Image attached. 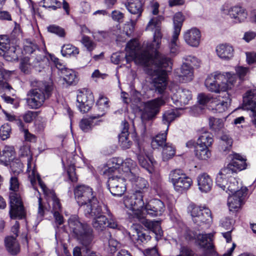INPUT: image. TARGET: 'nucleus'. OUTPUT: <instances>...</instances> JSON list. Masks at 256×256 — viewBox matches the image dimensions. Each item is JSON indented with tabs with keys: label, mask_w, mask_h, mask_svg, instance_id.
I'll use <instances>...</instances> for the list:
<instances>
[{
	"label": "nucleus",
	"mask_w": 256,
	"mask_h": 256,
	"mask_svg": "<svg viewBox=\"0 0 256 256\" xmlns=\"http://www.w3.org/2000/svg\"><path fill=\"white\" fill-rule=\"evenodd\" d=\"M197 182L198 188L202 192H208L213 185L212 178L206 173L200 174L197 178Z\"/></svg>",
	"instance_id": "22"
},
{
	"label": "nucleus",
	"mask_w": 256,
	"mask_h": 256,
	"mask_svg": "<svg viewBox=\"0 0 256 256\" xmlns=\"http://www.w3.org/2000/svg\"><path fill=\"white\" fill-rule=\"evenodd\" d=\"M192 183V179L186 175L184 178L178 182L174 187L176 190L178 192H182L188 190L191 186Z\"/></svg>",
	"instance_id": "41"
},
{
	"label": "nucleus",
	"mask_w": 256,
	"mask_h": 256,
	"mask_svg": "<svg viewBox=\"0 0 256 256\" xmlns=\"http://www.w3.org/2000/svg\"><path fill=\"white\" fill-rule=\"evenodd\" d=\"M228 14L236 20V22H241L244 21L247 16L245 10L240 6H234L228 10Z\"/></svg>",
	"instance_id": "31"
},
{
	"label": "nucleus",
	"mask_w": 256,
	"mask_h": 256,
	"mask_svg": "<svg viewBox=\"0 0 256 256\" xmlns=\"http://www.w3.org/2000/svg\"><path fill=\"white\" fill-rule=\"evenodd\" d=\"M230 182V185L228 188L230 194L228 199V204L230 210H232L241 206L248 190L246 187H242L241 184L239 186L236 178H231Z\"/></svg>",
	"instance_id": "7"
},
{
	"label": "nucleus",
	"mask_w": 256,
	"mask_h": 256,
	"mask_svg": "<svg viewBox=\"0 0 256 256\" xmlns=\"http://www.w3.org/2000/svg\"><path fill=\"white\" fill-rule=\"evenodd\" d=\"M0 55L8 61L18 60L16 48L10 46V40L6 36L0 38Z\"/></svg>",
	"instance_id": "13"
},
{
	"label": "nucleus",
	"mask_w": 256,
	"mask_h": 256,
	"mask_svg": "<svg viewBox=\"0 0 256 256\" xmlns=\"http://www.w3.org/2000/svg\"><path fill=\"white\" fill-rule=\"evenodd\" d=\"M138 44L137 40H130L126 44V48L129 50L132 51V53H134V57L138 58V59L140 60V56L142 54L136 55V50L138 49ZM142 53V52H141Z\"/></svg>",
	"instance_id": "60"
},
{
	"label": "nucleus",
	"mask_w": 256,
	"mask_h": 256,
	"mask_svg": "<svg viewBox=\"0 0 256 256\" xmlns=\"http://www.w3.org/2000/svg\"><path fill=\"white\" fill-rule=\"evenodd\" d=\"M192 98L191 92L186 89L179 88L172 96V99L179 102L181 105L188 104Z\"/></svg>",
	"instance_id": "24"
},
{
	"label": "nucleus",
	"mask_w": 256,
	"mask_h": 256,
	"mask_svg": "<svg viewBox=\"0 0 256 256\" xmlns=\"http://www.w3.org/2000/svg\"><path fill=\"white\" fill-rule=\"evenodd\" d=\"M164 101L162 98H156L147 102L144 104L142 118L145 120L152 119L159 112L160 106L164 105Z\"/></svg>",
	"instance_id": "12"
},
{
	"label": "nucleus",
	"mask_w": 256,
	"mask_h": 256,
	"mask_svg": "<svg viewBox=\"0 0 256 256\" xmlns=\"http://www.w3.org/2000/svg\"><path fill=\"white\" fill-rule=\"evenodd\" d=\"M176 154L175 147L170 143H166L162 147V158L164 160H168L172 158Z\"/></svg>",
	"instance_id": "42"
},
{
	"label": "nucleus",
	"mask_w": 256,
	"mask_h": 256,
	"mask_svg": "<svg viewBox=\"0 0 256 256\" xmlns=\"http://www.w3.org/2000/svg\"><path fill=\"white\" fill-rule=\"evenodd\" d=\"M38 113L36 112L28 110L24 114L23 118L26 122L30 123L38 116Z\"/></svg>",
	"instance_id": "63"
},
{
	"label": "nucleus",
	"mask_w": 256,
	"mask_h": 256,
	"mask_svg": "<svg viewBox=\"0 0 256 256\" xmlns=\"http://www.w3.org/2000/svg\"><path fill=\"white\" fill-rule=\"evenodd\" d=\"M10 216L11 218L22 219L26 215L20 191V184L16 177H11L10 188Z\"/></svg>",
	"instance_id": "5"
},
{
	"label": "nucleus",
	"mask_w": 256,
	"mask_h": 256,
	"mask_svg": "<svg viewBox=\"0 0 256 256\" xmlns=\"http://www.w3.org/2000/svg\"><path fill=\"white\" fill-rule=\"evenodd\" d=\"M179 34H176L173 33L172 38L169 44L170 52L174 55L176 54L178 52V46L176 42L178 40Z\"/></svg>",
	"instance_id": "59"
},
{
	"label": "nucleus",
	"mask_w": 256,
	"mask_h": 256,
	"mask_svg": "<svg viewBox=\"0 0 256 256\" xmlns=\"http://www.w3.org/2000/svg\"><path fill=\"white\" fill-rule=\"evenodd\" d=\"M137 157L140 166L146 169L149 173H152L153 171L152 162L146 156L144 150L142 151L140 148L139 152L137 154Z\"/></svg>",
	"instance_id": "29"
},
{
	"label": "nucleus",
	"mask_w": 256,
	"mask_h": 256,
	"mask_svg": "<svg viewBox=\"0 0 256 256\" xmlns=\"http://www.w3.org/2000/svg\"><path fill=\"white\" fill-rule=\"evenodd\" d=\"M236 80V76L232 72H214L208 75L205 80V86L207 89L213 92H224L222 97L223 100L216 104V109L218 112L225 111L230 106L231 100L229 94L226 92L230 88L229 84H233Z\"/></svg>",
	"instance_id": "2"
},
{
	"label": "nucleus",
	"mask_w": 256,
	"mask_h": 256,
	"mask_svg": "<svg viewBox=\"0 0 256 256\" xmlns=\"http://www.w3.org/2000/svg\"><path fill=\"white\" fill-rule=\"evenodd\" d=\"M128 124L124 122V126L121 133L118 136V143L120 146L124 150L130 148L132 142L129 140Z\"/></svg>",
	"instance_id": "25"
},
{
	"label": "nucleus",
	"mask_w": 256,
	"mask_h": 256,
	"mask_svg": "<svg viewBox=\"0 0 256 256\" xmlns=\"http://www.w3.org/2000/svg\"><path fill=\"white\" fill-rule=\"evenodd\" d=\"M167 132L164 133L159 134L154 137L151 142V145L153 148H162L166 144Z\"/></svg>",
	"instance_id": "38"
},
{
	"label": "nucleus",
	"mask_w": 256,
	"mask_h": 256,
	"mask_svg": "<svg viewBox=\"0 0 256 256\" xmlns=\"http://www.w3.org/2000/svg\"><path fill=\"white\" fill-rule=\"evenodd\" d=\"M216 52L218 56L224 60H229L234 56V49L229 44H219L216 48Z\"/></svg>",
	"instance_id": "23"
},
{
	"label": "nucleus",
	"mask_w": 256,
	"mask_h": 256,
	"mask_svg": "<svg viewBox=\"0 0 256 256\" xmlns=\"http://www.w3.org/2000/svg\"><path fill=\"white\" fill-rule=\"evenodd\" d=\"M11 132V128L8 124H4L0 128V137L2 140L8 138Z\"/></svg>",
	"instance_id": "61"
},
{
	"label": "nucleus",
	"mask_w": 256,
	"mask_h": 256,
	"mask_svg": "<svg viewBox=\"0 0 256 256\" xmlns=\"http://www.w3.org/2000/svg\"><path fill=\"white\" fill-rule=\"evenodd\" d=\"M24 51L26 54H32L34 52H40L38 46L28 40H27L24 43Z\"/></svg>",
	"instance_id": "55"
},
{
	"label": "nucleus",
	"mask_w": 256,
	"mask_h": 256,
	"mask_svg": "<svg viewBox=\"0 0 256 256\" xmlns=\"http://www.w3.org/2000/svg\"><path fill=\"white\" fill-rule=\"evenodd\" d=\"M214 142L212 135L211 133L204 132L199 136L196 145L208 147Z\"/></svg>",
	"instance_id": "36"
},
{
	"label": "nucleus",
	"mask_w": 256,
	"mask_h": 256,
	"mask_svg": "<svg viewBox=\"0 0 256 256\" xmlns=\"http://www.w3.org/2000/svg\"><path fill=\"white\" fill-rule=\"evenodd\" d=\"M251 92H248L246 96L244 97V108L245 110H250L253 112L254 120V124L256 127V101L254 100L250 94Z\"/></svg>",
	"instance_id": "28"
},
{
	"label": "nucleus",
	"mask_w": 256,
	"mask_h": 256,
	"mask_svg": "<svg viewBox=\"0 0 256 256\" xmlns=\"http://www.w3.org/2000/svg\"><path fill=\"white\" fill-rule=\"evenodd\" d=\"M102 205L100 204L96 198L93 199L90 202L87 204H84L80 208L84 214V215L88 218H95L96 216L102 215V213L104 214V212H102Z\"/></svg>",
	"instance_id": "16"
},
{
	"label": "nucleus",
	"mask_w": 256,
	"mask_h": 256,
	"mask_svg": "<svg viewBox=\"0 0 256 256\" xmlns=\"http://www.w3.org/2000/svg\"><path fill=\"white\" fill-rule=\"evenodd\" d=\"M32 84L33 88L28 92L25 100L30 108L36 110L51 96L54 86L52 82L43 81H36Z\"/></svg>",
	"instance_id": "4"
},
{
	"label": "nucleus",
	"mask_w": 256,
	"mask_h": 256,
	"mask_svg": "<svg viewBox=\"0 0 256 256\" xmlns=\"http://www.w3.org/2000/svg\"><path fill=\"white\" fill-rule=\"evenodd\" d=\"M142 210L150 216H158L162 214L165 210V206L160 200L153 199L144 204Z\"/></svg>",
	"instance_id": "15"
},
{
	"label": "nucleus",
	"mask_w": 256,
	"mask_h": 256,
	"mask_svg": "<svg viewBox=\"0 0 256 256\" xmlns=\"http://www.w3.org/2000/svg\"><path fill=\"white\" fill-rule=\"evenodd\" d=\"M104 235L105 238H104V241L108 242V251L111 254L115 252L117 250L120 244L117 240L112 238L111 234L108 231H106Z\"/></svg>",
	"instance_id": "35"
},
{
	"label": "nucleus",
	"mask_w": 256,
	"mask_h": 256,
	"mask_svg": "<svg viewBox=\"0 0 256 256\" xmlns=\"http://www.w3.org/2000/svg\"><path fill=\"white\" fill-rule=\"evenodd\" d=\"M107 218L104 215L96 216L94 218L92 224L96 230L101 232L106 228Z\"/></svg>",
	"instance_id": "39"
},
{
	"label": "nucleus",
	"mask_w": 256,
	"mask_h": 256,
	"mask_svg": "<svg viewBox=\"0 0 256 256\" xmlns=\"http://www.w3.org/2000/svg\"><path fill=\"white\" fill-rule=\"evenodd\" d=\"M184 238L188 241H191L196 239L198 234L194 230L189 228H186L184 233Z\"/></svg>",
	"instance_id": "64"
},
{
	"label": "nucleus",
	"mask_w": 256,
	"mask_h": 256,
	"mask_svg": "<svg viewBox=\"0 0 256 256\" xmlns=\"http://www.w3.org/2000/svg\"><path fill=\"white\" fill-rule=\"evenodd\" d=\"M134 184L136 186L135 191H140L144 196V194L148 188V182L144 178H140Z\"/></svg>",
	"instance_id": "53"
},
{
	"label": "nucleus",
	"mask_w": 256,
	"mask_h": 256,
	"mask_svg": "<svg viewBox=\"0 0 256 256\" xmlns=\"http://www.w3.org/2000/svg\"><path fill=\"white\" fill-rule=\"evenodd\" d=\"M70 232L84 248L86 254L84 256H96L91 250L94 236L93 230L87 223L80 221L77 215L71 216L68 221Z\"/></svg>",
	"instance_id": "3"
},
{
	"label": "nucleus",
	"mask_w": 256,
	"mask_h": 256,
	"mask_svg": "<svg viewBox=\"0 0 256 256\" xmlns=\"http://www.w3.org/2000/svg\"><path fill=\"white\" fill-rule=\"evenodd\" d=\"M128 235L131 240L137 246L146 244L151 239L150 236L138 231L134 226L130 228Z\"/></svg>",
	"instance_id": "18"
},
{
	"label": "nucleus",
	"mask_w": 256,
	"mask_h": 256,
	"mask_svg": "<svg viewBox=\"0 0 256 256\" xmlns=\"http://www.w3.org/2000/svg\"><path fill=\"white\" fill-rule=\"evenodd\" d=\"M163 20L162 16H154L150 20L146 30H154V40L152 42L144 44V50L139 56L142 64L148 66L154 64L158 68L154 71L152 78V84L159 94H162L166 88L168 72L171 71L172 66V59L158 51L162 36L160 24Z\"/></svg>",
	"instance_id": "1"
},
{
	"label": "nucleus",
	"mask_w": 256,
	"mask_h": 256,
	"mask_svg": "<svg viewBox=\"0 0 256 256\" xmlns=\"http://www.w3.org/2000/svg\"><path fill=\"white\" fill-rule=\"evenodd\" d=\"M15 151L12 146H6L0 152V164L8 166L15 158Z\"/></svg>",
	"instance_id": "21"
},
{
	"label": "nucleus",
	"mask_w": 256,
	"mask_h": 256,
	"mask_svg": "<svg viewBox=\"0 0 256 256\" xmlns=\"http://www.w3.org/2000/svg\"><path fill=\"white\" fill-rule=\"evenodd\" d=\"M47 30L49 32L54 34L60 37H64L66 32L64 30L62 27L56 25L51 24L47 27Z\"/></svg>",
	"instance_id": "56"
},
{
	"label": "nucleus",
	"mask_w": 256,
	"mask_h": 256,
	"mask_svg": "<svg viewBox=\"0 0 256 256\" xmlns=\"http://www.w3.org/2000/svg\"><path fill=\"white\" fill-rule=\"evenodd\" d=\"M125 182V178L122 174L110 176L108 182L111 194L114 196H122L126 190Z\"/></svg>",
	"instance_id": "11"
},
{
	"label": "nucleus",
	"mask_w": 256,
	"mask_h": 256,
	"mask_svg": "<svg viewBox=\"0 0 256 256\" xmlns=\"http://www.w3.org/2000/svg\"><path fill=\"white\" fill-rule=\"evenodd\" d=\"M180 72H177L178 76L184 82H188L192 80L194 78V69L189 65L184 64L182 65Z\"/></svg>",
	"instance_id": "30"
},
{
	"label": "nucleus",
	"mask_w": 256,
	"mask_h": 256,
	"mask_svg": "<svg viewBox=\"0 0 256 256\" xmlns=\"http://www.w3.org/2000/svg\"><path fill=\"white\" fill-rule=\"evenodd\" d=\"M184 20V16L181 12H177L174 14L173 18L174 25L173 33H175L176 34H180Z\"/></svg>",
	"instance_id": "46"
},
{
	"label": "nucleus",
	"mask_w": 256,
	"mask_h": 256,
	"mask_svg": "<svg viewBox=\"0 0 256 256\" xmlns=\"http://www.w3.org/2000/svg\"><path fill=\"white\" fill-rule=\"evenodd\" d=\"M188 212L190 213L194 222L198 226L210 224L212 221L211 212L207 208L198 206L192 204L188 206Z\"/></svg>",
	"instance_id": "9"
},
{
	"label": "nucleus",
	"mask_w": 256,
	"mask_h": 256,
	"mask_svg": "<svg viewBox=\"0 0 256 256\" xmlns=\"http://www.w3.org/2000/svg\"><path fill=\"white\" fill-rule=\"evenodd\" d=\"M138 168L136 163L130 158H126L124 162L122 160V174L132 170V169Z\"/></svg>",
	"instance_id": "51"
},
{
	"label": "nucleus",
	"mask_w": 256,
	"mask_h": 256,
	"mask_svg": "<svg viewBox=\"0 0 256 256\" xmlns=\"http://www.w3.org/2000/svg\"><path fill=\"white\" fill-rule=\"evenodd\" d=\"M186 174L180 169L172 170L169 174V181L174 186L180 180L184 178Z\"/></svg>",
	"instance_id": "40"
},
{
	"label": "nucleus",
	"mask_w": 256,
	"mask_h": 256,
	"mask_svg": "<svg viewBox=\"0 0 256 256\" xmlns=\"http://www.w3.org/2000/svg\"><path fill=\"white\" fill-rule=\"evenodd\" d=\"M126 6L130 12L138 14V16L143 10L142 4L140 0H127Z\"/></svg>",
	"instance_id": "32"
},
{
	"label": "nucleus",
	"mask_w": 256,
	"mask_h": 256,
	"mask_svg": "<svg viewBox=\"0 0 256 256\" xmlns=\"http://www.w3.org/2000/svg\"><path fill=\"white\" fill-rule=\"evenodd\" d=\"M108 103L109 100L107 98L100 96L97 101L96 106H98L100 108H102V112H103L104 109H108L109 107Z\"/></svg>",
	"instance_id": "62"
},
{
	"label": "nucleus",
	"mask_w": 256,
	"mask_h": 256,
	"mask_svg": "<svg viewBox=\"0 0 256 256\" xmlns=\"http://www.w3.org/2000/svg\"><path fill=\"white\" fill-rule=\"evenodd\" d=\"M62 74H64V80L68 84H72L76 78L74 72L72 70L64 68Z\"/></svg>",
	"instance_id": "54"
},
{
	"label": "nucleus",
	"mask_w": 256,
	"mask_h": 256,
	"mask_svg": "<svg viewBox=\"0 0 256 256\" xmlns=\"http://www.w3.org/2000/svg\"><path fill=\"white\" fill-rule=\"evenodd\" d=\"M61 52L62 56H75L79 53V50L77 48L72 44H67L62 46Z\"/></svg>",
	"instance_id": "47"
},
{
	"label": "nucleus",
	"mask_w": 256,
	"mask_h": 256,
	"mask_svg": "<svg viewBox=\"0 0 256 256\" xmlns=\"http://www.w3.org/2000/svg\"><path fill=\"white\" fill-rule=\"evenodd\" d=\"M9 165L10 166L14 174H18L22 171L23 164L18 159L12 160Z\"/></svg>",
	"instance_id": "58"
},
{
	"label": "nucleus",
	"mask_w": 256,
	"mask_h": 256,
	"mask_svg": "<svg viewBox=\"0 0 256 256\" xmlns=\"http://www.w3.org/2000/svg\"><path fill=\"white\" fill-rule=\"evenodd\" d=\"M179 115L178 112L170 110L164 112L162 116V122L166 126V132L168 131L170 123Z\"/></svg>",
	"instance_id": "45"
},
{
	"label": "nucleus",
	"mask_w": 256,
	"mask_h": 256,
	"mask_svg": "<svg viewBox=\"0 0 256 256\" xmlns=\"http://www.w3.org/2000/svg\"><path fill=\"white\" fill-rule=\"evenodd\" d=\"M196 156L199 160H206L211 156V152L208 147L196 145L194 150Z\"/></svg>",
	"instance_id": "37"
},
{
	"label": "nucleus",
	"mask_w": 256,
	"mask_h": 256,
	"mask_svg": "<svg viewBox=\"0 0 256 256\" xmlns=\"http://www.w3.org/2000/svg\"><path fill=\"white\" fill-rule=\"evenodd\" d=\"M74 194L76 202L80 208L96 198L94 195L92 188L85 185L76 186L74 190Z\"/></svg>",
	"instance_id": "10"
},
{
	"label": "nucleus",
	"mask_w": 256,
	"mask_h": 256,
	"mask_svg": "<svg viewBox=\"0 0 256 256\" xmlns=\"http://www.w3.org/2000/svg\"><path fill=\"white\" fill-rule=\"evenodd\" d=\"M77 102L79 104L78 108L83 113L88 112L94 103L92 94L88 91L80 92L77 96Z\"/></svg>",
	"instance_id": "14"
},
{
	"label": "nucleus",
	"mask_w": 256,
	"mask_h": 256,
	"mask_svg": "<svg viewBox=\"0 0 256 256\" xmlns=\"http://www.w3.org/2000/svg\"><path fill=\"white\" fill-rule=\"evenodd\" d=\"M183 64L189 65L192 69L198 68L200 65V60L195 56L188 55L183 57Z\"/></svg>",
	"instance_id": "48"
},
{
	"label": "nucleus",
	"mask_w": 256,
	"mask_h": 256,
	"mask_svg": "<svg viewBox=\"0 0 256 256\" xmlns=\"http://www.w3.org/2000/svg\"><path fill=\"white\" fill-rule=\"evenodd\" d=\"M209 126L212 130L217 132L224 127V123L222 119L210 117L209 118Z\"/></svg>",
	"instance_id": "52"
},
{
	"label": "nucleus",
	"mask_w": 256,
	"mask_h": 256,
	"mask_svg": "<svg viewBox=\"0 0 256 256\" xmlns=\"http://www.w3.org/2000/svg\"><path fill=\"white\" fill-rule=\"evenodd\" d=\"M144 196L140 191H135L130 195L125 196L124 198V204L125 206L131 210L132 214H130L129 218H140V211L144 206L143 200Z\"/></svg>",
	"instance_id": "8"
},
{
	"label": "nucleus",
	"mask_w": 256,
	"mask_h": 256,
	"mask_svg": "<svg viewBox=\"0 0 256 256\" xmlns=\"http://www.w3.org/2000/svg\"><path fill=\"white\" fill-rule=\"evenodd\" d=\"M201 33L196 28H193L187 30L184 34V39L185 42L190 46L197 47L200 43Z\"/></svg>",
	"instance_id": "19"
},
{
	"label": "nucleus",
	"mask_w": 256,
	"mask_h": 256,
	"mask_svg": "<svg viewBox=\"0 0 256 256\" xmlns=\"http://www.w3.org/2000/svg\"><path fill=\"white\" fill-rule=\"evenodd\" d=\"M232 174V171L226 167L223 168L220 170L216 178V184L222 190L228 192V188L230 185V179L235 178Z\"/></svg>",
	"instance_id": "17"
},
{
	"label": "nucleus",
	"mask_w": 256,
	"mask_h": 256,
	"mask_svg": "<svg viewBox=\"0 0 256 256\" xmlns=\"http://www.w3.org/2000/svg\"><path fill=\"white\" fill-rule=\"evenodd\" d=\"M232 144V140L229 135L226 134H223L221 138L219 144L220 150L226 154L231 149Z\"/></svg>",
	"instance_id": "33"
},
{
	"label": "nucleus",
	"mask_w": 256,
	"mask_h": 256,
	"mask_svg": "<svg viewBox=\"0 0 256 256\" xmlns=\"http://www.w3.org/2000/svg\"><path fill=\"white\" fill-rule=\"evenodd\" d=\"M122 160L120 158H112L108 162V168L106 170L105 174L110 175H116L120 174V170H122Z\"/></svg>",
	"instance_id": "26"
},
{
	"label": "nucleus",
	"mask_w": 256,
	"mask_h": 256,
	"mask_svg": "<svg viewBox=\"0 0 256 256\" xmlns=\"http://www.w3.org/2000/svg\"><path fill=\"white\" fill-rule=\"evenodd\" d=\"M5 246L8 252L12 255L17 254L20 251V246L16 237L8 236L5 238Z\"/></svg>",
	"instance_id": "27"
},
{
	"label": "nucleus",
	"mask_w": 256,
	"mask_h": 256,
	"mask_svg": "<svg viewBox=\"0 0 256 256\" xmlns=\"http://www.w3.org/2000/svg\"><path fill=\"white\" fill-rule=\"evenodd\" d=\"M92 116L88 118H82L80 122L79 126L80 128L84 132H88L93 127V120Z\"/></svg>",
	"instance_id": "49"
},
{
	"label": "nucleus",
	"mask_w": 256,
	"mask_h": 256,
	"mask_svg": "<svg viewBox=\"0 0 256 256\" xmlns=\"http://www.w3.org/2000/svg\"><path fill=\"white\" fill-rule=\"evenodd\" d=\"M144 225L152 230L156 235L161 236L163 232L160 226V222L156 220H146L143 222Z\"/></svg>",
	"instance_id": "34"
},
{
	"label": "nucleus",
	"mask_w": 256,
	"mask_h": 256,
	"mask_svg": "<svg viewBox=\"0 0 256 256\" xmlns=\"http://www.w3.org/2000/svg\"><path fill=\"white\" fill-rule=\"evenodd\" d=\"M82 44L86 48V50L91 52L96 46L95 42L92 41L90 37L84 36L81 40Z\"/></svg>",
	"instance_id": "57"
},
{
	"label": "nucleus",
	"mask_w": 256,
	"mask_h": 256,
	"mask_svg": "<svg viewBox=\"0 0 256 256\" xmlns=\"http://www.w3.org/2000/svg\"><path fill=\"white\" fill-rule=\"evenodd\" d=\"M40 6L49 10H56L62 6V2L58 0H42Z\"/></svg>",
	"instance_id": "43"
},
{
	"label": "nucleus",
	"mask_w": 256,
	"mask_h": 256,
	"mask_svg": "<svg viewBox=\"0 0 256 256\" xmlns=\"http://www.w3.org/2000/svg\"><path fill=\"white\" fill-rule=\"evenodd\" d=\"M139 169L138 168L132 169V170L122 174L125 178V180H127L132 183L134 184L140 178L138 176Z\"/></svg>",
	"instance_id": "50"
},
{
	"label": "nucleus",
	"mask_w": 256,
	"mask_h": 256,
	"mask_svg": "<svg viewBox=\"0 0 256 256\" xmlns=\"http://www.w3.org/2000/svg\"><path fill=\"white\" fill-rule=\"evenodd\" d=\"M246 158L238 154H234L232 156L230 162L225 167L232 171V173L234 174L236 173L238 170H242L246 168Z\"/></svg>",
	"instance_id": "20"
},
{
	"label": "nucleus",
	"mask_w": 256,
	"mask_h": 256,
	"mask_svg": "<svg viewBox=\"0 0 256 256\" xmlns=\"http://www.w3.org/2000/svg\"><path fill=\"white\" fill-rule=\"evenodd\" d=\"M30 168V166L29 163L28 164V178L33 188L38 190L36 185L38 181L39 186L42 188L44 194L48 197V198H51L52 201V212H62V208L60 202V200L56 197L54 192L48 189L44 182L40 178V175L37 173L35 169L29 170Z\"/></svg>",
	"instance_id": "6"
},
{
	"label": "nucleus",
	"mask_w": 256,
	"mask_h": 256,
	"mask_svg": "<svg viewBox=\"0 0 256 256\" xmlns=\"http://www.w3.org/2000/svg\"><path fill=\"white\" fill-rule=\"evenodd\" d=\"M104 210L106 212H104V214H106L109 216L108 220L107 218L106 222V227H108L110 228L120 230L121 226L120 225L116 220L114 218L110 210L108 208V207L106 204H103Z\"/></svg>",
	"instance_id": "44"
}]
</instances>
